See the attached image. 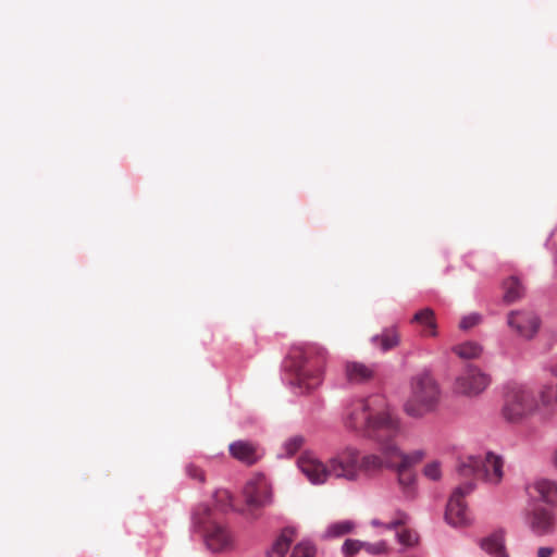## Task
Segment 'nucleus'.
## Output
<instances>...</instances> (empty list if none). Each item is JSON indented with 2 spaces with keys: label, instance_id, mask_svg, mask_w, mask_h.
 <instances>
[{
  "label": "nucleus",
  "instance_id": "nucleus-8",
  "mask_svg": "<svg viewBox=\"0 0 557 557\" xmlns=\"http://www.w3.org/2000/svg\"><path fill=\"white\" fill-rule=\"evenodd\" d=\"M397 435L385 436L383 441H381V457L383 459V467H394V465L399 463L401 466L408 467L412 469V466L420 462L425 453L423 450H414L409 454H405L400 450L397 444L394 442V438Z\"/></svg>",
  "mask_w": 557,
  "mask_h": 557
},
{
  "label": "nucleus",
  "instance_id": "nucleus-33",
  "mask_svg": "<svg viewBox=\"0 0 557 557\" xmlns=\"http://www.w3.org/2000/svg\"><path fill=\"white\" fill-rule=\"evenodd\" d=\"M185 472H186L187 476L191 480H195L199 483L206 482L205 471L200 467H198L197 465H195L193 462L186 465Z\"/></svg>",
  "mask_w": 557,
  "mask_h": 557
},
{
  "label": "nucleus",
  "instance_id": "nucleus-29",
  "mask_svg": "<svg viewBox=\"0 0 557 557\" xmlns=\"http://www.w3.org/2000/svg\"><path fill=\"white\" fill-rule=\"evenodd\" d=\"M314 546L309 542H301L294 547L290 557H314Z\"/></svg>",
  "mask_w": 557,
  "mask_h": 557
},
{
  "label": "nucleus",
  "instance_id": "nucleus-18",
  "mask_svg": "<svg viewBox=\"0 0 557 557\" xmlns=\"http://www.w3.org/2000/svg\"><path fill=\"white\" fill-rule=\"evenodd\" d=\"M373 375L374 368L372 366L359 361H347L345 363V376L349 383H364L370 381Z\"/></svg>",
  "mask_w": 557,
  "mask_h": 557
},
{
  "label": "nucleus",
  "instance_id": "nucleus-12",
  "mask_svg": "<svg viewBox=\"0 0 557 557\" xmlns=\"http://www.w3.org/2000/svg\"><path fill=\"white\" fill-rule=\"evenodd\" d=\"M298 468L312 484H323L332 478L330 462L325 465L311 454H304L298 459Z\"/></svg>",
  "mask_w": 557,
  "mask_h": 557
},
{
  "label": "nucleus",
  "instance_id": "nucleus-9",
  "mask_svg": "<svg viewBox=\"0 0 557 557\" xmlns=\"http://www.w3.org/2000/svg\"><path fill=\"white\" fill-rule=\"evenodd\" d=\"M248 511L252 512L272 503V487L263 475L248 481L243 491Z\"/></svg>",
  "mask_w": 557,
  "mask_h": 557
},
{
  "label": "nucleus",
  "instance_id": "nucleus-30",
  "mask_svg": "<svg viewBox=\"0 0 557 557\" xmlns=\"http://www.w3.org/2000/svg\"><path fill=\"white\" fill-rule=\"evenodd\" d=\"M215 503L220 506L222 511L233 507V498L227 490H218L214 493Z\"/></svg>",
  "mask_w": 557,
  "mask_h": 557
},
{
  "label": "nucleus",
  "instance_id": "nucleus-34",
  "mask_svg": "<svg viewBox=\"0 0 557 557\" xmlns=\"http://www.w3.org/2000/svg\"><path fill=\"white\" fill-rule=\"evenodd\" d=\"M363 550H366L370 555H381L386 554L388 552V547L384 541H380L376 543H368L363 542Z\"/></svg>",
  "mask_w": 557,
  "mask_h": 557
},
{
  "label": "nucleus",
  "instance_id": "nucleus-28",
  "mask_svg": "<svg viewBox=\"0 0 557 557\" xmlns=\"http://www.w3.org/2000/svg\"><path fill=\"white\" fill-rule=\"evenodd\" d=\"M363 542L359 540L347 539L343 546L342 552L345 557H354L363 548Z\"/></svg>",
  "mask_w": 557,
  "mask_h": 557
},
{
  "label": "nucleus",
  "instance_id": "nucleus-25",
  "mask_svg": "<svg viewBox=\"0 0 557 557\" xmlns=\"http://www.w3.org/2000/svg\"><path fill=\"white\" fill-rule=\"evenodd\" d=\"M453 351L462 359H476L482 354V347L475 342H466L454 346Z\"/></svg>",
  "mask_w": 557,
  "mask_h": 557
},
{
  "label": "nucleus",
  "instance_id": "nucleus-1",
  "mask_svg": "<svg viewBox=\"0 0 557 557\" xmlns=\"http://www.w3.org/2000/svg\"><path fill=\"white\" fill-rule=\"evenodd\" d=\"M385 407V399L381 395L354 399L345 408L344 424L377 442L383 441L385 436L398 435L399 420L386 411Z\"/></svg>",
  "mask_w": 557,
  "mask_h": 557
},
{
  "label": "nucleus",
  "instance_id": "nucleus-32",
  "mask_svg": "<svg viewBox=\"0 0 557 557\" xmlns=\"http://www.w3.org/2000/svg\"><path fill=\"white\" fill-rule=\"evenodd\" d=\"M305 438L301 435H294L289 437L285 444L284 448L288 456L295 455L304 445Z\"/></svg>",
  "mask_w": 557,
  "mask_h": 557
},
{
  "label": "nucleus",
  "instance_id": "nucleus-20",
  "mask_svg": "<svg viewBox=\"0 0 557 557\" xmlns=\"http://www.w3.org/2000/svg\"><path fill=\"white\" fill-rule=\"evenodd\" d=\"M193 524L195 528L207 531V528L212 527V523H218L213 517L211 508L206 504H200L195 507L193 511Z\"/></svg>",
  "mask_w": 557,
  "mask_h": 557
},
{
  "label": "nucleus",
  "instance_id": "nucleus-4",
  "mask_svg": "<svg viewBox=\"0 0 557 557\" xmlns=\"http://www.w3.org/2000/svg\"><path fill=\"white\" fill-rule=\"evenodd\" d=\"M411 389V395L404 405V410L409 417L422 418L435 410L440 401V388L430 374L417 375Z\"/></svg>",
  "mask_w": 557,
  "mask_h": 557
},
{
  "label": "nucleus",
  "instance_id": "nucleus-22",
  "mask_svg": "<svg viewBox=\"0 0 557 557\" xmlns=\"http://www.w3.org/2000/svg\"><path fill=\"white\" fill-rule=\"evenodd\" d=\"M294 533L293 529H284L269 550V557H284L294 540Z\"/></svg>",
  "mask_w": 557,
  "mask_h": 557
},
{
  "label": "nucleus",
  "instance_id": "nucleus-21",
  "mask_svg": "<svg viewBox=\"0 0 557 557\" xmlns=\"http://www.w3.org/2000/svg\"><path fill=\"white\" fill-rule=\"evenodd\" d=\"M482 549L494 557H508L505 545L503 533H494L491 536L484 539L481 543Z\"/></svg>",
  "mask_w": 557,
  "mask_h": 557
},
{
  "label": "nucleus",
  "instance_id": "nucleus-7",
  "mask_svg": "<svg viewBox=\"0 0 557 557\" xmlns=\"http://www.w3.org/2000/svg\"><path fill=\"white\" fill-rule=\"evenodd\" d=\"M474 486L472 481H466L453 491L445 511V519L449 524L462 527L469 522V513L463 499L474 490Z\"/></svg>",
  "mask_w": 557,
  "mask_h": 557
},
{
  "label": "nucleus",
  "instance_id": "nucleus-19",
  "mask_svg": "<svg viewBox=\"0 0 557 557\" xmlns=\"http://www.w3.org/2000/svg\"><path fill=\"white\" fill-rule=\"evenodd\" d=\"M412 323H417L422 327V336L435 337L437 335V324L435 320V313L430 308H424L414 313L411 320Z\"/></svg>",
  "mask_w": 557,
  "mask_h": 557
},
{
  "label": "nucleus",
  "instance_id": "nucleus-31",
  "mask_svg": "<svg viewBox=\"0 0 557 557\" xmlns=\"http://www.w3.org/2000/svg\"><path fill=\"white\" fill-rule=\"evenodd\" d=\"M422 472L426 479L437 481L442 476L441 463L438 461H431L424 466Z\"/></svg>",
  "mask_w": 557,
  "mask_h": 557
},
{
  "label": "nucleus",
  "instance_id": "nucleus-36",
  "mask_svg": "<svg viewBox=\"0 0 557 557\" xmlns=\"http://www.w3.org/2000/svg\"><path fill=\"white\" fill-rule=\"evenodd\" d=\"M406 519H407L406 513L400 512V513H398V516H397V518H396L395 520H393V521H391V522H388V523H385V524H384V523H382V522H381L380 520H377V519L372 520V522H371V523H372V525H374V527L384 525L386 529L392 530V529H396V528H397V527H399V525L405 524Z\"/></svg>",
  "mask_w": 557,
  "mask_h": 557
},
{
  "label": "nucleus",
  "instance_id": "nucleus-15",
  "mask_svg": "<svg viewBox=\"0 0 557 557\" xmlns=\"http://www.w3.org/2000/svg\"><path fill=\"white\" fill-rule=\"evenodd\" d=\"M528 491L531 497L557 507V482L540 479L529 485Z\"/></svg>",
  "mask_w": 557,
  "mask_h": 557
},
{
  "label": "nucleus",
  "instance_id": "nucleus-10",
  "mask_svg": "<svg viewBox=\"0 0 557 557\" xmlns=\"http://www.w3.org/2000/svg\"><path fill=\"white\" fill-rule=\"evenodd\" d=\"M490 383L487 374L475 367H467L456 379L454 389L460 395L473 397L485 391Z\"/></svg>",
  "mask_w": 557,
  "mask_h": 557
},
{
  "label": "nucleus",
  "instance_id": "nucleus-38",
  "mask_svg": "<svg viewBox=\"0 0 557 557\" xmlns=\"http://www.w3.org/2000/svg\"><path fill=\"white\" fill-rule=\"evenodd\" d=\"M554 549L550 547H540L537 550V557H552Z\"/></svg>",
  "mask_w": 557,
  "mask_h": 557
},
{
  "label": "nucleus",
  "instance_id": "nucleus-5",
  "mask_svg": "<svg viewBox=\"0 0 557 557\" xmlns=\"http://www.w3.org/2000/svg\"><path fill=\"white\" fill-rule=\"evenodd\" d=\"M503 466L502 457L487 453L484 457H468L460 462L457 471L460 479L473 476L490 484H498L504 474Z\"/></svg>",
  "mask_w": 557,
  "mask_h": 557
},
{
  "label": "nucleus",
  "instance_id": "nucleus-26",
  "mask_svg": "<svg viewBox=\"0 0 557 557\" xmlns=\"http://www.w3.org/2000/svg\"><path fill=\"white\" fill-rule=\"evenodd\" d=\"M540 403L544 407L557 404V384L549 383L542 386L539 392Z\"/></svg>",
  "mask_w": 557,
  "mask_h": 557
},
{
  "label": "nucleus",
  "instance_id": "nucleus-27",
  "mask_svg": "<svg viewBox=\"0 0 557 557\" xmlns=\"http://www.w3.org/2000/svg\"><path fill=\"white\" fill-rule=\"evenodd\" d=\"M355 528V524L354 522L351 521H338V522H335V523H332L326 532H325V536L326 537H339V536H343L345 534H348L350 533Z\"/></svg>",
  "mask_w": 557,
  "mask_h": 557
},
{
  "label": "nucleus",
  "instance_id": "nucleus-23",
  "mask_svg": "<svg viewBox=\"0 0 557 557\" xmlns=\"http://www.w3.org/2000/svg\"><path fill=\"white\" fill-rule=\"evenodd\" d=\"M524 295V287L517 277H509L504 282V301L512 304Z\"/></svg>",
  "mask_w": 557,
  "mask_h": 557
},
{
  "label": "nucleus",
  "instance_id": "nucleus-37",
  "mask_svg": "<svg viewBox=\"0 0 557 557\" xmlns=\"http://www.w3.org/2000/svg\"><path fill=\"white\" fill-rule=\"evenodd\" d=\"M481 318L479 314L476 313H471L467 317H463L459 323V327L463 331H467L473 326H475L476 324H479Z\"/></svg>",
  "mask_w": 557,
  "mask_h": 557
},
{
  "label": "nucleus",
  "instance_id": "nucleus-13",
  "mask_svg": "<svg viewBox=\"0 0 557 557\" xmlns=\"http://www.w3.org/2000/svg\"><path fill=\"white\" fill-rule=\"evenodd\" d=\"M205 541L209 549L215 553L225 552L234 547V536L228 528L222 523H212L205 531Z\"/></svg>",
  "mask_w": 557,
  "mask_h": 557
},
{
  "label": "nucleus",
  "instance_id": "nucleus-24",
  "mask_svg": "<svg viewBox=\"0 0 557 557\" xmlns=\"http://www.w3.org/2000/svg\"><path fill=\"white\" fill-rule=\"evenodd\" d=\"M373 343L379 345L383 351L395 348L399 344V334L396 329L385 330L381 335L372 338Z\"/></svg>",
  "mask_w": 557,
  "mask_h": 557
},
{
  "label": "nucleus",
  "instance_id": "nucleus-39",
  "mask_svg": "<svg viewBox=\"0 0 557 557\" xmlns=\"http://www.w3.org/2000/svg\"><path fill=\"white\" fill-rule=\"evenodd\" d=\"M552 375L557 377V361L552 363L548 368Z\"/></svg>",
  "mask_w": 557,
  "mask_h": 557
},
{
  "label": "nucleus",
  "instance_id": "nucleus-6",
  "mask_svg": "<svg viewBox=\"0 0 557 557\" xmlns=\"http://www.w3.org/2000/svg\"><path fill=\"white\" fill-rule=\"evenodd\" d=\"M536 407L533 392L528 386L516 383L507 385L503 407V416L507 421H520Z\"/></svg>",
  "mask_w": 557,
  "mask_h": 557
},
{
  "label": "nucleus",
  "instance_id": "nucleus-14",
  "mask_svg": "<svg viewBox=\"0 0 557 557\" xmlns=\"http://www.w3.org/2000/svg\"><path fill=\"white\" fill-rule=\"evenodd\" d=\"M528 523L537 535H546L555 531L556 518L548 509L536 507L530 512Z\"/></svg>",
  "mask_w": 557,
  "mask_h": 557
},
{
  "label": "nucleus",
  "instance_id": "nucleus-11",
  "mask_svg": "<svg viewBox=\"0 0 557 557\" xmlns=\"http://www.w3.org/2000/svg\"><path fill=\"white\" fill-rule=\"evenodd\" d=\"M507 324L520 337L532 339L540 330L541 321L532 311L518 310L508 313Z\"/></svg>",
  "mask_w": 557,
  "mask_h": 557
},
{
  "label": "nucleus",
  "instance_id": "nucleus-17",
  "mask_svg": "<svg viewBox=\"0 0 557 557\" xmlns=\"http://www.w3.org/2000/svg\"><path fill=\"white\" fill-rule=\"evenodd\" d=\"M394 469L397 474V483L404 497L413 499L417 495V476L411 468L401 466L399 463L389 467Z\"/></svg>",
  "mask_w": 557,
  "mask_h": 557
},
{
  "label": "nucleus",
  "instance_id": "nucleus-16",
  "mask_svg": "<svg viewBox=\"0 0 557 557\" xmlns=\"http://www.w3.org/2000/svg\"><path fill=\"white\" fill-rule=\"evenodd\" d=\"M230 454L236 460L251 466L255 465L262 456L260 448L251 442L236 441L228 446Z\"/></svg>",
  "mask_w": 557,
  "mask_h": 557
},
{
  "label": "nucleus",
  "instance_id": "nucleus-35",
  "mask_svg": "<svg viewBox=\"0 0 557 557\" xmlns=\"http://www.w3.org/2000/svg\"><path fill=\"white\" fill-rule=\"evenodd\" d=\"M398 542L407 547H411L418 543V534L410 530H404L397 534Z\"/></svg>",
  "mask_w": 557,
  "mask_h": 557
},
{
  "label": "nucleus",
  "instance_id": "nucleus-2",
  "mask_svg": "<svg viewBox=\"0 0 557 557\" xmlns=\"http://www.w3.org/2000/svg\"><path fill=\"white\" fill-rule=\"evenodd\" d=\"M327 357L326 348L318 344L293 347L288 359L296 384L307 392L319 387L323 382Z\"/></svg>",
  "mask_w": 557,
  "mask_h": 557
},
{
  "label": "nucleus",
  "instance_id": "nucleus-3",
  "mask_svg": "<svg viewBox=\"0 0 557 557\" xmlns=\"http://www.w3.org/2000/svg\"><path fill=\"white\" fill-rule=\"evenodd\" d=\"M332 478L357 481L362 475H371L383 468V459L377 455L361 456L354 447H346L330 460Z\"/></svg>",
  "mask_w": 557,
  "mask_h": 557
}]
</instances>
